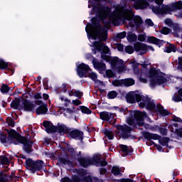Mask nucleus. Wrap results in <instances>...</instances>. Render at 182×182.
Wrapping results in <instances>:
<instances>
[{
    "mask_svg": "<svg viewBox=\"0 0 182 182\" xmlns=\"http://www.w3.org/2000/svg\"><path fill=\"white\" fill-rule=\"evenodd\" d=\"M113 86L119 87L123 85V80H114L112 81Z\"/></svg>",
    "mask_w": 182,
    "mask_h": 182,
    "instance_id": "nucleus-53",
    "label": "nucleus"
},
{
    "mask_svg": "<svg viewBox=\"0 0 182 182\" xmlns=\"http://www.w3.org/2000/svg\"><path fill=\"white\" fill-rule=\"evenodd\" d=\"M127 33L126 31H123L121 33H119L116 35L117 39H124L126 38Z\"/></svg>",
    "mask_w": 182,
    "mask_h": 182,
    "instance_id": "nucleus-58",
    "label": "nucleus"
},
{
    "mask_svg": "<svg viewBox=\"0 0 182 182\" xmlns=\"http://www.w3.org/2000/svg\"><path fill=\"white\" fill-rule=\"evenodd\" d=\"M158 130L159 133L162 134V136H167V132H168L167 128H164L163 127H159Z\"/></svg>",
    "mask_w": 182,
    "mask_h": 182,
    "instance_id": "nucleus-52",
    "label": "nucleus"
},
{
    "mask_svg": "<svg viewBox=\"0 0 182 182\" xmlns=\"http://www.w3.org/2000/svg\"><path fill=\"white\" fill-rule=\"evenodd\" d=\"M36 114H46L48 113V105L43 104L36 109Z\"/></svg>",
    "mask_w": 182,
    "mask_h": 182,
    "instance_id": "nucleus-28",
    "label": "nucleus"
},
{
    "mask_svg": "<svg viewBox=\"0 0 182 182\" xmlns=\"http://www.w3.org/2000/svg\"><path fill=\"white\" fill-rule=\"evenodd\" d=\"M35 107L36 105L31 100L28 99L22 100V105H21L19 110H24V112H28L29 113H35Z\"/></svg>",
    "mask_w": 182,
    "mask_h": 182,
    "instance_id": "nucleus-9",
    "label": "nucleus"
},
{
    "mask_svg": "<svg viewBox=\"0 0 182 182\" xmlns=\"http://www.w3.org/2000/svg\"><path fill=\"white\" fill-rule=\"evenodd\" d=\"M116 77V73L113 72V70L108 69L105 71V74H104V77H107L108 79H112Z\"/></svg>",
    "mask_w": 182,
    "mask_h": 182,
    "instance_id": "nucleus-42",
    "label": "nucleus"
},
{
    "mask_svg": "<svg viewBox=\"0 0 182 182\" xmlns=\"http://www.w3.org/2000/svg\"><path fill=\"white\" fill-rule=\"evenodd\" d=\"M150 100V97L149 96H144L142 97V99L139 103V106L141 109H144L149 102Z\"/></svg>",
    "mask_w": 182,
    "mask_h": 182,
    "instance_id": "nucleus-37",
    "label": "nucleus"
},
{
    "mask_svg": "<svg viewBox=\"0 0 182 182\" xmlns=\"http://www.w3.org/2000/svg\"><path fill=\"white\" fill-rule=\"evenodd\" d=\"M77 110H81L82 113H84V114H92V109H89L87 107L80 106Z\"/></svg>",
    "mask_w": 182,
    "mask_h": 182,
    "instance_id": "nucleus-43",
    "label": "nucleus"
},
{
    "mask_svg": "<svg viewBox=\"0 0 182 182\" xmlns=\"http://www.w3.org/2000/svg\"><path fill=\"white\" fill-rule=\"evenodd\" d=\"M102 160L101 155H95L91 159V166L94 164L97 167H99V164H100V161Z\"/></svg>",
    "mask_w": 182,
    "mask_h": 182,
    "instance_id": "nucleus-35",
    "label": "nucleus"
},
{
    "mask_svg": "<svg viewBox=\"0 0 182 182\" xmlns=\"http://www.w3.org/2000/svg\"><path fill=\"white\" fill-rule=\"evenodd\" d=\"M164 52H165L166 53H171V52L176 53V52H177V46H176V45H174L173 43H170L167 42L164 48Z\"/></svg>",
    "mask_w": 182,
    "mask_h": 182,
    "instance_id": "nucleus-23",
    "label": "nucleus"
},
{
    "mask_svg": "<svg viewBox=\"0 0 182 182\" xmlns=\"http://www.w3.org/2000/svg\"><path fill=\"white\" fill-rule=\"evenodd\" d=\"M9 137H11L13 139H16V141H14V144L15 146H18V144H23V150L28 154H31L32 151H33V149L32 148L33 146V142L26 136H23L21 135V134L18 133L16 130H13L9 134Z\"/></svg>",
    "mask_w": 182,
    "mask_h": 182,
    "instance_id": "nucleus-2",
    "label": "nucleus"
},
{
    "mask_svg": "<svg viewBox=\"0 0 182 182\" xmlns=\"http://www.w3.org/2000/svg\"><path fill=\"white\" fill-rule=\"evenodd\" d=\"M107 96V98L110 100L116 99V97H117V92L115 90L109 91Z\"/></svg>",
    "mask_w": 182,
    "mask_h": 182,
    "instance_id": "nucleus-49",
    "label": "nucleus"
},
{
    "mask_svg": "<svg viewBox=\"0 0 182 182\" xmlns=\"http://www.w3.org/2000/svg\"><path fill=\"white\" fill-rule=\"evenodd\" d=\"M156 112H159V114H161V116H170L171 115V112H170L167 109H164V107L161 105V104H158L156 105Z\"/></svg>",
    "mask_w": 182,
    "mask_h": 182,
    "instance_id": "nucleus-26",
    "label": "nucleus"
},
{
    "mask_svg": "<svg viewBox=\"0 0 182 182\" xmlns=\"http://www.w3.org/2000/svg\"><path fill=\"white\" fill-rule=\"evenodd\" d=\"M91 22L87 24V26H90V28H95L94 31H92V39L96 41V39H99V41H107V30H105L100 24V21L97 19V17H93L91 19Z\"/></svg>",
    "mask_w": 182,
    "mask_h": 182,
    "instance_id": "nucleus-1",
    "label": "nucleus"
},
{
    "mask_svg": "<svg viewBox=\"0 0 182 182\" xmlns=\"http://www.w3.org/2000/svg\"><path fill=\"white\" fill-rule=\"evenodd\" d=\"M0 164L8 166V164H9V159L5 155L0 156Z\"/></svg>",
    "mask_w": 182,
    "mask_h": 182,
    "instance_id": "nucleus-45",
    "label": "nucleus"
},
{
    "mask_svg": "<svg viewBox=\"0 0 182 182\" xmlns=\"http://www.w3.org/2000/svg\"><path fill=\"white\" fill-rule=\"evenodd\" d=\"M144 97V95H141L140 94H136L135 93V102H137V103H140L141 101V99Z\"/></svg>",
    "mask_w": 182,
    "mask_h": 182,
    "instance_id": "nucleus-63",
    "label": "nucleus"
},
{
    "mask_svg": "<svg viewBox=\"0 0 182 182\" xmlns=\"http://www.w3.org/2000/svg\"><path fill=\"white\" fill-rule=\"evenodd\" d=\"M127 39L128 42H136L137 41V36L132 32H129L127 36Z\"/></svg>",
    "mask_w": 182,
    "mask_h": 182,
    "instance_id": "nucleus-40",
    "label": "nucleus"
},
{
    "mask_svg": "<svg viewBox=\"0 0 182 182\" xmlns=\"http://www.w3.org/2000/svg\"><path fill=\"white\" fill-rule=\"evenodd\" d=\"M145 109L146 110H157V106H156V103H154V101H151V98L149 99L148 102L146 103V105H145Z\"/></svg>",
    "mask_w": 182,
    "mask_h": 182,
    "instance_id": "nucleus-31",
    "label": "nucleus"
},
{
    "mask_svg": "<svg viewBox=\"0 0 182 182\" xmlns=\"http://www.w3.org/2000/svg\"><path fill=\"white\" fill-rule=\"evenodd\" d=\"M12 176H9L4 173H0V182H9V179L12 180Z\"/></svg>",
    "mask_w": 182,
    "mask_h": 182,
    "instance_id": "nucleus-38",
    "label": "nucleus"
},
{
    "mask_svg": "<svg viewBox=\"0 0 182 182\" xmlns=\"http://www.w3.org/2000/svg\"><path fill=\"white\" fill-rule=\"evenodd\" d=\"M159 76V71L155 68H152L149 70V77H155Z\"/></svg>",
    "mask_w": 182,
    "mask_h": 182,
    "instance_id": "nucleus-47",
    "label": "nucleus"
},
{
    "mask_svg": "<svg viewBox=\"0 0 182 182\" xmlns=\"http://www.w3.org/2000/svg\"><path fill=\"white\" fill-rule=\"evenodd\" d=\"M121 151L123 152L122 157H127V156H132L133 154V148H129L127 145H120Z\"/></svg>",
    "mask_w": 182,
    "mask_h": 182,
    "instance_id": "nucleus-22",
    "label": "nucleus"
},
{
    "mask_svg": "<svg viewBox=\"0 0 182 182\" xmlns=\"http://www.w3.org/2000/svg\"><path fill=\"white\" fill-rule=\"evenodd\" d=\"M68 137L70 139H73V140H79L81 143H82L85 134H83V132L77 129L70 128Z\"/></svg>",
    "mask_w": 182,
    "mask_h": 182,
    "instance_id": "nucleus-7",
    "label": "nucleus"
},
{
    "mask_svg": "<svg viewBox=\"0 0 182 182\" xmlns=\"http://www.w3.org/2000/svg\"><path fill=\"white\" fill-rule=\"evenodd\" d=\"M87 77L91 79V80H93L95 83H97L99 82L100 85H103V81H100L97 80V74L95 73H87Z\"/></svg>",
    "mask_w": 182,
    "mask_h": 182,
    "instance_id": "nucleus-33",
    "label": "nucleus"
},
{
    "mask_svg": "<svg viewBox=\"0 0 182 182\" xmlns=\"http://www.w3.org/2000/svg\"><path fill=\"white\" fill-rule=\"evenodd\" d=\"M109 63L111 65L112 69H116L117 66H120L121 65H123L124 61L123 60L119 59V57H114V58L111 57Z\"/></svg>",
    "mask_w": 182,
    "mask_h": 182,
    "instance_id": "nucleus-21",
    "label": "nucleus"
},
{
    "mask_svg": "<svg viewBox=\"0 0 182 182\" xmlns=\"http://www.w3.org/2000/svg\"><path fill=\"white\" fill-rule=\"evenodd\" d=\"M70 128L66 127V125H59L57 127V132L60 133V134H68Z\"/></svg>",
    "mask_w": 182,
    "mask_h": 182,
    "instance_id": "nucleus-29",
    "label": "nucleus"
},
{
    "mask_svg": "<svg viewBox=\"0 0 182 182\" xmlns=\"http://www.w3.org/2000/svg\"><path fill=\"white\" fill-rule=\"evenodd\" d=\"M124 11H125L124 19L129 21H133L136 28H139L140 25L143 23V19L141 18V16H134V13H133V11H132V9H125Z\"/></svg>",
    "mask_w": 182,
    "mask_h": 182,
    "instance_id": "nucleus-6",
    "label": "nucleus"
},
{
    "mask_svg": "<svg viewBox=\"0 0 182 182\" xmlns=\"http://www.w3.org/2000/svg\"><path fill=\"white\" fill-rule=\"evenodd\" d=\"M167 82V78L163 75H158L156 78L151 80V85L152 87H156L157 85H163Z\"/></svg>",
    "mask_w": 182,
    "mask_h": 182,
    "instance_id": "nucleus-17",
    "label": "nucleus"
},
{
    "mask_svg": "<svg viewBox=\"0 0 182 182\" xmlns=\"http://www.w3.org/2000/svg\"><path fill=\"white\" fill-rule=\"evenodd\" d=\"M124 50L126 52V53H128L129 55H132L133 53H134V47L132 46H125Z\"/></svg>",
    "mask_w": 182,
    "mask_h": 182,
    "instance_id": "nucleus-50",
    "label": "nucleus"
},
{
    "mask_svg": "<svg viewBox=\"0 0 182 182\" xmlns=\"http://www.w3.org/2000/svg\"><path fill=\"white\" fill-rule=\"evenodd\" d=\"M170 7V12H172V11H176V9H178V11L182 9V2L181 1H176L171 5Z\"/></svg>",
    "mask_w": 182,
    "mask_h": 182,
    "instance_id": "nucleus-34",
    "label": "nucleus"
},
{
    "mask_svg": "<svg viewBox=\"0 0 182 182\" xmlns=\"http://www.w3.org/2000/svg\"><path fill=\"white\" fill-rule=\"evenodd\" d=\"M90 70H90L89 65L85 64L84 63L77 65L76 71L79 77H87L86 75L89 73Z\"/></svg>",
    "mask_w": 182,
    "mask_h": 182,
    "instance_id": "nucleus-12",
    "label": "nucleus"
},
{
    "mask_svg": "<svg viewBox=\"0 0 182 182\" xmlns=\"http://www.w3.org/2000/svg\"><path fill=\"white\" fill-rule=\"evenodd\" d=\"M103 42H106V41H95L94 43V48L95 50H97V52H100L101 55H107L109 52H110V49L107 46H105Z\"/></svg>",
    "mask_w": 182,
    "mask_h": 182,
    "instance_id": "nucleus-11",
    "label": "nucleus"
},
{
    "mask_svg": "<svg viewBox=\"0 0 182 182\" xmlns=\"http://www.w3.org/2000/svg\"><path fill=\"white\" fill-rule=\"evenodd\" d=\"M77 160L80 164V166H81V167H84V168H87L89 166H92V159L89 158L80 156L77 158Z\"/></svg>",
    "mask_w": 182,
    "mask_h": 182,
    "instance_id": "nucleus-20",
    "label": "nucleus"
},
{
    "mask_svg": "<svg viewBox=\"0 0 182 182\" xmlns=\"http://www.w3.org/2000/svg\"><path fill=\"white\" fill-rule=\"evenodd\" d=\"M74 96L75 97H77L78 99H82V96H83V92H80V90H75Z\"/></svg>",
    "mask_w": 182,
    "mask_h": 182,
    "instance_id": "nucleus-60",
    "label": "nucleus"
},
{
    "mask_svg": "<svg viewBox=\"0 0 182 182\" xmlns=\"http://www.w3.org/2000/svg\"><path fill=\"white\" fill-rule=\"evenodd\" d=\"M171 9H170V6L168 5H162V7L160 6H153L152 11L154 14H157L158 15H166L167 12H170Z\"/></svg>",
    "mask_w": 182,
    "mask_h": 182,
    "instance_id": "nucleus-15",
    "label": "nucleus"
},
{
    "mask_svg": "<svg viewBox=\"0 0 182 182\" xmlns=\"http://www.w3.org/2000/svg\"><path fill=\"white\" fill-rule=\"evenodd\" d=\"M93 65L100 75H102L103 72L106 70V64L105 63L93 62Z\"/></svg>",
    "mask_w": 182,
    "mask_h": 182,
    "instance_id": "nucleus-25",
    "label": "nucleus"
},
{
    "mask_svg": "<svg viewBox=\"0 0 182 182\" xmlns=\"http://www.w3.org/2000/svg\"><path fill=\"white\" fill-rule=\"evenodd\" d=\"M125 99L127 102V103H135V92H129L128 94H127Z\"/></svg>",
    "mask_w": 182,
    "mask_h": 182,
    "instance_id": "nucleus-32",
    "label": "nucleus"
},
{
    "mask_svg": "<svg viewBox=\"0 0 182 182\" xmlns=\"http://www.w3.org/2000/svg\"><path fill=\"white\" fill-rule=\"evenodd\" d=\"M103 133H104L105 136H106L109 140H113V139H114V135L113 134V132H112V131L105 128L104 129Z\"/></svg>",
    "mask_w": 182,
    "mask_h": 182,
    "instance_id": "nucleus-44",
    "label": "nucleus"
},
{
    "mask_svg": "<svg viewBox=\"0 0 182 182\" xmlns=\"http://www.w3.org/2000/svg\"><path fill=\"white\" fill-rule=\"evenodd\" d=\"M170 32H171V29L169 28L168 27H164L161 30V33H162V35H168V33H170Z\"/></svg>",
    "mask_w": 182,
    "mask_h": 182,
    "instance_id": "nucleus-56",
    "label": "nucleus"
},
{
    "mask_svg": "<svg viewBox=\"0 0 182 182\" xmlns=\"http://www.w3.org/2000/svg\"><path fill=\"white\" fill-rule=\"evenodd\" d=\"M129 117L127 119V124L132 126V127H143L144 126V117H147L146 112H140L138 110L129 111Z\"/></svg>",
    "mask_w": 182,
    "mask_h": 182,
    "instance_id": "nucleus-3",
    "label": "nucleus"
},
{
    "mask_svg": "<svg viewBox=\"0 0 182 182\" xmlns=\"http://www.w3.org/2000/svg\"><path fill=\"white\" fill-rule=\"evenodd\" d=\"M147 42L148 43H152L153 45H156V46H159V48H161L164 43H166V41L164 40H160L155 36H149L147 38Z\"/></svg>",
    "mask_w": 182,
    "mask_h": 182,
    "instance_id": "nucleus-19",
    "label": "nucleus"
},
{
    "mask_svg": "<svg viewBox=\"0 0 182 182\" xmlns=\"http://www.w3.org/2000/svg\"><path fill=\"white\" fill-rule=\"evenodd\" d=\"M142 136L144 139L147 140L148 142V146H154L156 144L154 141L151 140H159V139H161V136L157 134H154L149 132H144L142 133Z\"/></svg>",
    "mask_w": 182,
    "mask_h": 182,
    "instance_id": "nucleus-10",
    "label": "nucleus"
},
{
    "mask_svg": "<svg viewBox=\"0 0 182 182\" xmlns=\"http://www.w3.org/2000/svg\"><path fill=\"white\" fill-rule=\"evenodd\" d=\"M135 9H143V3L141 1L138 0L134 3Z\"/></svg>",
    "mask_w": 182,
    "mask_h": 182,
    "instance_id": "nucleus-54",
    "label": "nucleus"
},
{
    "mask_svg": "<svg viewBox=\"0 0 182 182\" xmlns=\"http://www.w3.org/2000/svg\"><path fill=\"white\" fill-rule=\"evenodd\" d=\"M43 126L46 129V133H57L58 127L53 125V124L49 121H44Z\"/></svg>",
    "mask_w": 182,
    "mask_h": 182,
    "instance_id": "nucleus-16",
    "label": "nucleus"
},
{
    "mask_svg": "<svg viewBox=\"0 0 182 182\" xmlns=\"http://www.w3.org/2000/svg\"><path fill=\"white\" fill-rule=\"evenodd\" d=\"M77 174L81 178H83L84 176L86 175V171L83 169H80L77 171Z\"/></svg>",
    "mask_w": 182,
    "mask_h": 182,
    "instance_id": "nucleus-61",
    "label": "nucleus"
},
{
    "mask_svg": "<svg viewBox=\"0 0 182 182\" xmlns=\"http://www.w3.org/2000/svg\"><path fill=\"white\" fill-rule=\"evenodd\" d=\"M0 90L1 93H8L9 90H14V88L8 86L6 84H2Z\"/></svg>",
    "mask_w": 182,
    "mask_h": 182,
    "instance_id": "nucleus-46",
    "label": "nucleus"
},
{
    "mask_svg": "<svg viewBox=\"0 0 182 182\" xmlns=\"http://www.w3.org/2000/svg\"><path fill=\"white\" fill-rule=\"evenodd\" d=\"M0 70H11L12 75L15 73L14 70L8 67V63L5 62L2 58H0Z\"/></svg>",
    "mask_w": 182,
    "mask_h": 182,
    "instance_id": "nucleus-30",
    "label": "nucleus"
},
{
    "mask_svg": "<svg viewBox=\"0 0 182 182\" xmlns=\"http://www.w3.org/2000/svg\"><path fill=\"white\" fill-rule=\"evenodd\" d=\"M117 129L122 132L121 137L125 139H129L130 136H132V132H133L132 127L127 124L117 125Z\"/></svg>",
    "mask_w": 182,
    "mask_h": 182,
    "instance_id": "nucleus-8",
    "label": "nucleus"
},
{
    "mask_svg": "<svg viewBox=\"0 0 182 182\" xmlns=\"http://www.w3.org/2000/svg\"><path fill=\"white\" fill-rule=\"evenodd\" d=\"M57 161L60 164H62V166H72V162L70 159H69V157H63V156H58Z\"/></svg>",
    "mask_w": 182,
    "mask_h": 182,
    "instance_id": "nucleus-24",
    "label": "nucleus"
},
{
    "mask_svg": "<svg viewBox=\"0 0 182 182\" xmlns=\"http://www.w3.org/2000/svg\"><path fill=\"white\" fill-rule=\"evenodd\" d=\"M173 100L176 103H178V102H182V97L181 95H174L173 97Z\"/></svg>",
    "mask_w": 182,
    "mask_h": 182,
    "instance_id": "nucleus-62",
    "label": "nucleus"
},
{
    "mask_svg": "<svg viewBox=\"0 0 182 182\" xmlns=\"http://www.w3.org/2000/svg\"><path fill=\"white\" fill-rule=\"evenodd\" d=\"M92 11L97 14V17L100 21H106L110 14L112 9L107 6H94L92 7Z\"/></svg>",
    "mask_w": 182,
    "mask_h": 182,
    "instance_id": "nucleus-5",
    "label": "nucleus"
},
{
    "mask_svg": "<svg viewBox=\"0 0 182 182\" xmlns=\"http://www.w3.org/2000/svg\"><path fill=\"white\" fill-rule=\"evenodd\" d=\"M100 119L103 122H109L114 119V114L106 111L101 112H100Z\"/></svg>",
    "mask_w": 182,
    "mask_h": 182,
    "instance_id": "nucleus-18",
    "label": "nucleus"
},
{
    "mask_svg": "<svg viewBox=\"0 0 182 182\" xmlns=\"http://www.w3.org/2000/svg\"><path fill=\"white\" fill-rule=\"evenodd\" d=\"M116 110H118V112L119 113H123V114H127V113H129V109H127V108H123V107H116Z\"/></svg>",
    "mask_w": 182,
    "mask_h": 182,
    "instance_id": "nucleus-57",
    "label": "nucleus"
},
{
    "mask_svg": "<svg viewBox=\"0 0 182 182\" xmlns=\"http://www.w3.org/2000/svg\"><path fill=\"white\" fill-rule=\"evenodd\" d=\"M82 182H93V176H87L82 178Z\"/></svg>",
    "mask_w": 182,
    "mask_h": 182,
    "instance_id": "nucleus-59",
    "label": "nucleus"
},
{
    "mask_svg": "<svg viewBox=\"0 0 182 182\" xmlns=\"http://www.w3.org/2000/svg\"><path fill=\"white\" fill-rule=\"evenodd\" d=\"M134 49L135 52H139L141 56L147 53V45L139 41L134 43Z\"/></svg>",
    "mask_w": 182,
    "mask_h": 182,
    "instance_id": "nucleus-14",
    "label": "nucleus"
},
{
    "mask_svg": "<svg viewBox=\"0 0 182 182\" xmlns=\"http://www.w3.org/2000/svg\"><path fill=\"white\" fill-rule=\"evenodd\" d=\"M71 182H83V178H81L79 175H72Z\"/></svg>",
    "mask_w": 182,
    "mask_h": 182,
    "instance_id": "nucleus-48",
    "label": "nucleus"
},
{
    "mask_svg": "<svg viewBox=\"0 0 182 182\" xmlns=\"http://www.w3.org/2000/svg\"><path fill=\"white\" fill-rule=\"evenodd\" d=\"M21 99L15 98L11 102L10 107L14 110H19L21 109Z\"/></svg>",
    "mask_w": 182,
    "mask_h": 182,
    "instance_id": "nucleus-27",
    "label": "nucleus"
},
{
    "mask_svg": "<svg viewBox=\"0 0 182 182\" xmlns=\"http://www.w3.org/2000/svg\"><path fill=\"white\" fill-rule=\"evenodd\" d=\"M122 170L120 169V168L119 166H112V170H111V173L112 174H113V176H123V174L122 173Z\"/></svg>",
    "mask_w": 182,
    "mask_h": 182,
    "instance_id": "nucleus-39",
    "label": "nucleus"
},
{
    "mask_svg": "<svg viewBox=\"0 0 182 182\" xmlns=\"http://www.w3.org/2000/svg\"><path fill=\"white\" fill-rule=\"evenodd\" d=\"M159 141L161 146H166V147H168V149H173V146H168V143L170 142V139L168 137L165 136L161 139L159 138Z\"/></svg>",
    "mask_w": 182,
    "mask_h": 182,
    "instance_id": "nucleus-36",
    "label": "nucleus"
},
{
    "mask_svg": "<svg viewBox=\"0 0 182 182\" xmlns=\"http://www.w3.org/2000/svg\"><path fill=\"white\" fill-rule=\"evenodd\" d=\"M6 132H7L8 134H6V132H3L1 134V136H0V141L1 143H2L3 144H6V143H8V141H10V144H14V140H16V138H11L9 136V134L12 133V131L13 130H15V129H5ZM8 135H9V137H8Z\"/></svg>",
    "mask_w": 182,
    "mask_h": 182,
    "instance_id": "nucleus-13",
    "label": "nucleus"
},
{
    "mask_svg": "<svg viewBox=\"0 0 182 182\" xmlns=\"http://www.w3.org/2000/svg\"><path fill=\"white\" fill-rule=\"evenodd\" d=\"M43 166H45V163L41 159L34 161L31 158H28L25 162L26 168L32 174H35L36 171H41V170H43Z\"/></svg>",
    "mask_w": 182,
    "mask_h": 182,
    "instance_id": "nucleus-4",
    "label": "nucleus"
},
{
    "mask_svg": "<svg viewBox=\"0 0 182 182\" xmlns=\"http://www.w3.org/2000/svg\"><path fill=\"white\" fill-rule=\"evenodd\" d=\"M101 59H102V60H105V62H107L108 63H110L112 57L106 54H101Z\"/></svg>",
    "mask_w": 182,
    "mask_h": 182,
    "instance_id": "nucleus-55",
    "label": "nucleus"
},
{
    "mask_svg": "<svg viewBox=\"0 0 182 182\" xmlns=\"http://www.w3.org/2000/svg\"><path fill=\"white\" fill-rule=\"evenodd\" d=\"M6 123H7L10 127H15V120H14V119H12L11 117L6 119Z\"/></svg>",
    "mask_w": 182,
    "mask_h": 182,
    "instance_id": "nucleus-51",
    "label": "nucleus"
},
{
    "mask_svg": "<svg viewBox=\"0 0 182 182\" xmlns=\"http://www.w3.org/2000/svg\"><path fill=\"white\" fill-rule=\"evenodd\" d=\"M122 83L123 85H124V86H133V85H134L135 81L133 78H127V79H124L122 80Z\"/></svg>",
    "mask_w": 182,
    "mask_h": 182,
    "instance_id": "nucleus-41",
    "label": "nucleus"
},
{
    "mask_svg": "<svg viewBox=\"0 0 182 182\" xmlns=\"http://www.w3.org/2000/svg\"><path fill=\"white\" fill-rule=\"evenodd\" d=\"M117 182H134V180L131 179V178H121V179H117L116 180Z\"/></svg>",
    "mask_w": 182,
    "mask_h": 182,
    "instance_id": "nucleus-64",
    "label": "nucleus"
}]
</instances>
